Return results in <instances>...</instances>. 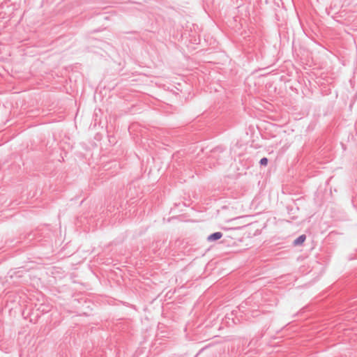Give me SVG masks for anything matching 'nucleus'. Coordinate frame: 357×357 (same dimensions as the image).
<instances>
[{
    "label": "nucleus",
    "mask_w": 357,
    "mask_h": 357,
    "mask_svg": "<svg viewBox=\"0 0 357 357\" xmlns=\"http://www.w3.org/2000/svg\"><path fill=\"white\" fill-rule=\"evenodd\" d=\"M222 236H223V234L222 232L216 231V232H214V233L210 234L207 237V241L209 242L215 241L220 239L222 237Z\"/></svg>",
    "instance_id": "f257e3e1"
},
{
    "label": "nucleus",
    "mask_w": 357,
    "mask_h": 357,
    "mask_svg": "<svg viewBox=\"0 0 357 357\" xmlns=\"http://www.w3.org/2000/svg\"><path fill=\"white\" fill-rule=\"evenodd\" d=\"M306 239V236L305 234H302L297 237L293 242V245L295 246L302 245Z\"/></svg>",
    "instance_id": "f03ea898"
},
{
    "label": "nucleus",
    "mask_w": 357,
    "mask_h": 357,
    "mask_svg": "<svg viewBox=\"0 0 357 357\" xmlns=\"http://www.w3.org/2000/svg\"><path fill=\"white\" fill-rule=\"evenodd\" d=\"M222 151H223V149L222 147H220V146L215 147L214 149L212 150L210 157L215 158L216 153H222Z\"/></svg>",
    "instance_id": "7ed1b4c3"
},
{
    "label": "nucleus",
    "mask_w": 357,
    "mask_h": 357,
    "mask_svg": "<svg viewBox=\"0 0 357 357\" xmlns=\"http://www.w3.org/2000/svg\"><path fill=\"white\" fill-rule=\"evenodd\" d=\"M268 162V158H266V157H264V158H262L259 160V164H260V165H261V166H266V165H267Z\"/></svg>",
    "instance_id": "20e7f679"
}]
</instances>
